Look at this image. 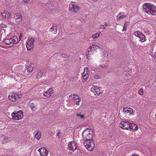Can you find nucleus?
Wrapping results in <instances>:
<instances>
[{
	"instance_id": "1",
	"label": "nucleus",
	"mask_w": 156,
	"mask_h": 156,
	"mask_svg": "<svg viewBox=\"0 0 156 156\" xmlns=\"http://www.w3.org/2000/svg\"><path fill=\"white\" fill-rule=\"evenodd\" d=\"M144 11L148 15H156V7L154 5L146 3L143 5Z\"/></svg>"
},
{
	"instance_id": "2",
	"label": "nucleus",
	"mask_w": 156,
	"mask_h": 156,
	"mask_svg": "<svg viewBox=\"0 0 156 156\" xmlns=\"http://www.w3.org/2000/svg\"><path fill=\"white\" fill-rule=\"evenodd\" d=\"M83 139L84 141L87 140H93L92 131L87 129H85L82 133Z\"/></svg>"
},
{
	"instance_id": "3",
	"label": "nucleus",
	"mask_w": 156,
	"mask_h": 156,
	"mask_svg": "<svg viewBox=\"0 0 156 156\" xmlns=\"http://www.w3.org/2000/svg\"><path fill=\"white\" fill-rule=\"evenodd\" d=\"M19 41L18 37L16 36H14L9 38L4 39L3 42L6 45H9L12 44H17Z\"/></svg>"
},
{
	"instance_id": "4",
	"label": "nucleus",
	"mask_w": 156,
	"mask_h": 156,
	"mask_svg": "<svg viewBox=\"0 0 156 156\" xmlns=\"http://www.w3.org/2000/svg\"><path fill=\"white\" fill-rule=\"evenodd\" d=\"M83 145L87 150L91 151L94 147V143L93 140H87L84 141Z\"/></svg>"
},
{
	"instance_id": "5",
	"label": "nucleus",
	"mask_w": 156,
	"mask_h": 156,
	"mask_svg": "<svg viewBox=\"0 0 156 156\" xmlns=\"http://www.w3.org/2000/svg\"><path fill=\"white\" fill-rule=\"evenodd\" d=\"M23 112L21 110L17 112H13L12 114V116L13 119L15 120H19L22 119L23 116Z\"/></svg>"
},
{
	"instance_id": "6",
	"label": "nucleus",
	"mask_w": 156,
	"mask_h": 156,
	"mask_svg": "<svg viewBox=\"0 0 156 156\" xmlns=\"http://www.w3.org/2000/svg\"><path fill=\"white\" fill-rule=\"evenodd\" d=\"M34 39L32 37H30L26 41V45L27 50L30 51L34 47Z\"/></svg>"
},
{
	"instance_id": "7",
	"label": "nucleus",
	"mask_w": 156,
	"mask_h": 156,
	"mask_svg": "<svg viewBox=\"0 0 156 156\" xmlns=\"http://www.w3.org/2000/svg\"><path fill=\"white\" fill-rule=\"evenodd\" d=\"M80 9V7L75 2H71L69 5V9L71 11L77 12Z\"/></svg>"
},
{
	"instance_id": "8",
	"label": "nucleus",
	"mask_w": 156,
	"mask_h": 156,
	"mask_svg": "<svg viewBox=\"0 0 156 156\" xmlns=\"http://www.w3.org/2000/svg\"><path fill=\"white\" fill-rule=\"evenodd\" d=\"M100 48L99 46L94 44L90 46L88 49L87 55H90L93 54V51H96L98 49H99Z\"/></svg>"
},
{
	"instance_id": "9",
	"label": "nucleus",
	"mask_w": 156,
	"mask_h": 156,
	"mask_svg": "<svg viewBox=\"0 0 156 156\" xmlns=\"http://www.w3.org/2000/svg\"><path fill=\"white\" fill-rule=\"evenodd\" d=\"M90 90L95 95L98 96L102 94L101 91V90L100 87H99L94 86L91 88Z\"/></svg>"
},
{
	"instance_id": "10",
	"label": "nucleus",
	"mask_w": 156,
	"mask_h": 156,
	"mask_svg": "<svg viewBox=\"0 0 156 156\" xmlns=\"http://www.w3.org/2000/svg\"><path fill=\"white\" fill-rule=\"evenodd\" d=\"M14 23H19L22 21V16L20 13H15L14 16Z\"/></svg>"
},
{
	"instance_id": "11",
	"label": "nucleus",
	"mask_w": 156,
	"mask_h": 156,
	"mask_svg": "<svg viewBox=\"0 0 156 156\" xmlns=\"http://www.w3.org/2000/svg\"><path fill=\"white\" fill-rule=\"evenodd\" d=\"M70 97L72 99L76 102V104L77 105H79V103L81 101V99L80 97L76 94H74L73 96L72 95L69 96V98Z\"/></svg>"
},
{
	"instance_id": "12",
	"label": "nucleus",
	"mask_w": 156,
	"mask_h": 156,
	"mask_svg": "<svg viewBox=\"0 0 156 156\" xmlns=\"http://www.w3.org/2000/svg\"><path fill=\"white\" fill-rule=\"evenodd\" d=\"M88 70V67H86L84 69V71L82 74V80L84 82L87 79L89 75L87 73V71Z\"/></svg>"
},
{
	"instance_id": "13",
	"label": "nucleus",
	"mask_w": 156,
	"mask_h": 156,
	"mask_svg": "<svg viewBox=\"0 0 156 156\" xmlns=\"http://www.w3.org/2000/svg\"><path fill=\"white\" fill-rule=\"evenodd\" d=\"M38 151L40 153L41 156H47L48 154V151L44 147H41L39 148Z\"/></svg>"
},
{
	"instance_id": "14",
	"label": "nucleus",
	"mask_w": 156,
	"mask_h": 156,
	"mask_svg": "<svg viewBox=\"0 0 156 156\" xmlns=\"http://www.w3.org/2000/svg\"><path fill=\"white\" fill-rule=\"evenodd\" d=\"M68 149L73 151H74L76 149V146L74 141L69 142L68 144Z\"/></svg>"
},
{
	"instance_id": "15",
	"label": "nucleus",
	"mask_w": 156,
	"mask_h": 156,
	"mask_svg": "<svg viewBox=\"0 0 156 156\" xmlns=\"http://www.w3.org/2000/svg\"><path fill=\"white\" fill-rule=\"evenodd\" d=\"M9 99L12 101H17L19 98V97L16 93H12L11 95L9 96Z\"/></svg>"
},
{
	"instance_id": "16",
	"label": "nucleus",
	"mask_w": 156,
	"mask_h": 156,
	"mask_svg": "<svg viewBox=\"0 0 156 156\" xmlns=\"http://www.w3.org/2000/svg\"><path fill=\"white\" fill-rule=\"evenodd\" d=\"M129 122L123 121L121 122L119 124V126L123 129L128 130Z\"/></svg>"
},
{
	"instance_id": "17",
	"label": "nucleus",
	"mask_w": 156,
	"mask_h": 156,
	"mask_svg": "<svg viewBox=\"0 0 156 156\" xmlns=\"http://www.w3.org/2000/svg\"><path fill=\"white\" fill-rule=\"evenodd\" d=\"M128 129L131 130L133 131H136L138 129L137 126L135 124L129 122Z\"/></svg>"
},
{
	"instance_id": "18",
	"label": "nucleus",
	"mask_w": 156,
	"mask_h": 156,
	"mask_svg": "<svg viewBox=\"0 0 156 156\" xmlns=\"http://www.w3.org/2000/svg\"><path fill=\"white\" fill-rule=\"evenodd\" d=\"M127 16L126 14H124L123 12H120L116 16V20L118 21H120L123 19Z\"/></svg>"
},
{
	"instance_id": "19",
	"label": "nucleus",
	"mask_w": 156,
	"mask_h": 156,
	"mask_svg": "<svg viewBox=\"0 0 156 156\" xmlns=\"http://www.w3.org/2000/svg\"><path fill=\"white\" fill-rule=\"evenodd\" d=\"M53 93V89L52 88H49L48 90L44 93V95L45 96L49 97L51 96V94Z\"/></svg>"
},
{
	"instance_id": "20",
	"label": "nucleus",
	"mask_w": 156,
	"mask_h": 156,
	"mask_svg": "<svg viewBox=\"0 0 156 156\" xmlns=\"http://www.w3.org/2000/svg\"><path fill=\"white\" fill-rule=\"evenodd\" d=\"M1 16L3 18L8 19L10 16V14L6 11L2 12L1 13Z\"/></svg>"
},
{
	"instance_id": "21",
	"label": "nucleus",
	"mask_w": 156,
	"mask_h": 156,
	"mask_svg": "<svg viewBox=\"0 0 156 156\" xmlns=\"http://www.w3.org/2000/svg\"><path fill=\"white\" fill-rule=\"evenodd\" d=\"M34 133L35 134V138L37 140H39L41 135V132L39 131H35Z\"/></svg>"
},
{
	"instance_id": "22",
	"label": "nucleus",
	"mask_w": 156,
	"mask_h": 156,
	"mask_svg": "<svg viewBox=\"0 0 156 156\" xmlns=\"http://www.w3.org/2000/svg\"><path fill=\"white\" fill-rule=\"evenodd\" d=\"M101 57L105 61H107L109 59L108 53L107 52H104L101 55Z\"/></svg>"
},
{
	"instance_id": "23",
	"label": "nucleus",
	"mask_w": 156,
	"mask_h": 156,
	"mask_svg": "<svg viewBox=\"0 0 156 156\" xmlns=\"http://www.w3.org/2000/svg\"><path fill=\"white\" fill-rule=\"evenodd\" d=\"M6 30L2 28H0V36L1 37L4 38L5 36Z\"/></svg>"
},
{
	"instance_id": "24",
	"label": "nucleus",
	"mask_w": 156,
	"mask_h": 156,
	"mask_svg": "<svg viewBox=\"0 0 156 156\" xmlns=\"http://www.w3.org/2000/svg\"><path fill=\"white\" fill-rule=\"evenodd\" d=\"M124 112H126L127 111L130 114H132L133 113V109L131 108H124L123 109Z\"/></svg>"
},
{
	"instance_id": "25",
	"label": "nucleus",
	"mask_w": 156,
	"mask_h": 156,
	"mask_svg": "<svg viewBox=\"0 0 156 156\" xmlns=\"http://www.w3.org/2000/svg\"><path fill=\"white\" fill-rule=\"evenodd\" d=\"M139 38L140 39V41L142 43L146 41L145 36L142 34L140 35V36L139 37Z\"/></svg>"
},
{
	"instance_id": "26",
	"label": "nucleus",
	"mask_w": 156,
	"mask_h": 156,
	"mask_svg": "<svg viewBox=\"0 0 156 156\" xmlns=\"http://www.w3.org/2000/svg\"><path fill=\"white\" fill-rule=\"evenodd\" d=\"M30 107L33 111H35L37 109V105L32 103L30 104Z\"/></svg>"
},
{
	"instance_id": "27",
	"label": "nucleus",
	"mask_w": 156,
	"mask_h": 156,
	"mask_svg": "<svg viewBox=\"0 0 156 156\" xmlns=\"http://www.w3.org/2000/svg\"><path fill=\"white\" fill-rule=\"evenodd\" d=\"M142 33L139 31H136L133 33V34L139 38L142 34Z\"/></svg>"
},
{
	"instance_id": "28",
	"label": "nucleus",
	"mask_w": 156,
	"mask_h": 156,
	"mask_svg": "<svg viewBox=\"0 0 156 156\" xmlns=\"http://www.w3.org/2000/svg\"><path fill=\"white\" fill-rule=\"evenodd\" d=\"M100 32H98L96 33L93 34L92 36V38L93 39H96L98 38L100 36Z\"/></svg>"
},
{
	"instance_id": "29",
	"label": "nucleus",
	"mask_w": 156,
	"mask_h": 156,
	"mask_svg": "<svg viewBox=\"0 0 156 156\" xmlns=\"http://www.w3.org/2000/svg\"><path fill=\"white\" fill-rule=\"evenodd\" d=\"M104 24L101 25L100 27V28L101 29H104L106 27L107 25V23L106 22H105L103 23Z\"/></svg>"
},
{
	"instance_id": "30",
	"label": "nucleus",
	"mask_w": 156,
	"mask_h": 156,
	"mask_svg": "<svg viewBox=\"0 0 156 156\" xmlns=\"http://www.w3.org/2000/svg\"><path fill=\"white\" fill-rule=\"evenodd\" d=\"M108 66V64L107 62H105V63H102L100 65V66L101 67L104 68H106Z\"/></svg>"
},
{
	"instance_id": "31",
	"label": "nucleus",
	"mask_w": 156,
	"mask_h": 156,
	"mask_svg": "<svg viewBox=\"0 0 156 156\" xmlns=\"http://www.w3.org/2000/svg\"><path fill=\"white\" fill-rule=\"evenodd\" d=\"M43 75V73L41 72H39L38 73L37 76V79H39Z\"/></svg>"
},
{
	"instance_id": "32",
	"label": "nucleus",
	"mask_w": 156,
	"mask_h": 156,
	"mask_svg": "<svg viewBox=\"0 0 156 156\" xmlns=\"http://www.w3.org/2000/svg\"><path fill=\"white\" fill-rule=\"evenodd\" d=\"M76 115L81 119H83L84 118L85 116L83 115H81L80 114L77 113L76 114Z\"/></svg>"
},
{
	"instance_id": "33",
	"label": "nucleus",
	"mask_w": 156,
	"mask_h": 156,
	"mask_svg": "<svg viewBox=\"0 0 156 156\" xmlns=\"http://www.w3.org/2000/svg\"><path fill=\"white\" fill-rule=\"evenodd\" d=\"M94 78L95 80L100 79L101 78V76L98 74H96L94 76Z\"/></svg>"
},
{
	"instance_id": "34",
	"label": "nucleus",
	"mask_w": 156,
	"mask_h": 156,
	"mask_svg": "<svg viewBox=\"0 0 156 156\" xmlns=\"http://www.w3.org/2000/svg\"><path fill=\"white\" fill-rule=\"evenodd\" d=\"M33 67L31 66H30L27 69V72L29 73L31 72L33 70Z\"/></svg>"
},
{
	"instance_id": "35",
	"label": "nucleus",
	"mask_w": 156,
	"mask_h": 156,
	"mask_svg": "<svg viewBox=\"0 0 156 156\" xmlns=\"http://www.w3.org/2000/svg\"><path fill=\"white\" fill-rule=\"evenodd\" d=\"M143 90L142 89H140L138 91V94L140 95H143Z\"/></svg>"
},
{
	"instance_id": "36",
	"label": "nucleus",
	"mask_w": 156,
	"mask_h": 156,
	"mask_svg": "<svg viewBox=\"0 0 156 156\" xmlns=\"http://www.w3.org/2000/svg\"><path fill=\"white\" fill-rule=\"evenodd\" d=\"M127 26V24L126 23H125L123 26V29L122 30L123 31H126V27Z\"/></svg>"
},
{
	"instance_id": "37",
	"label": "nucleus",
	"mask_w": 156,
	"mask_h": 156,
	"mask_svg": "<svg viewBox=\"0 0 156 156\" xmlns=\"http://www.w3.org/2000/svg\"><path fill=\"white\" fill-rule=\"evenodd\" d=\"M30 0H23V2L25 3L30 1Z\"/></svg>"
},
{
	"instance_id": "38",
	"label": "nucleus",
	"mask_w": 156,
	"mask_h": 156,
	"mask_svg": "<svg viewBox=\"0 0 156 156\" xmlns=\"http://www.w3.org/2000/svg\"><path fill=\"white\" fill-rule=\"evenodd\" d=\"M5 36H8V35L9 34V33L8 32L7 30H6V32H5Z\"/></svg>"
},
{
	"instance_id": "39",
	"label": "nucleus",
	"mask_w": 156,
	"mask_h": 156,
	"mask_svg": "<svg viewBox=\"0 0 156 156\" xmlns=\"http://www.w3.org/2000/svg\"><path fill=\"white\" fill-rule=\"evenodd\" d=\"M55 31H54V34H56V33H57V27H55Z\"/></svg>"
},
{
	"instance_id": "40",
	"label": "nucleus",
	"mask_w": 156,
	"mask_h": 156,
	"mask_svg": "<svg viewBox=\"0 0 156 156\" xmlns=\"http://www.w3.org/2000/svg\"><path fill=\"white\" fill-rule=\"evenodd\" d=\"M54 28V27H52L49 30V31L51 32L53 31V30H53V29Z\"/></svg>"
},
{
	"instance_id": "41",
	"label": "nucleus",
	"mask_w": 156,
	"mask_h": 156,
	"mask_svg": "<svg viewBox=\"0 0 156 156\" xmlns=\"http://www.w3.org/2000/svg\"><path fill=\"white\" fill-rule=\"evenodd\" d=\"M130 156H138V155L137 154H132Z\"/></svg>"
},
{
	"instance_id": "42",
	"label": "nucleus",
	"mask_w": 156,
	"mask_h": 156,
	"mask_svg": "<svg viewBox=\"0 0 156 156\" xmlns=\"http://www.w3.org/2000/svg\"><path fill=\"white\" fill-rule=\"evenodd\" d=\"M59 132L58 133H57V136H58V137H59Z\"/></svg>"
},
{
	"instance_id": "43",
	"label": "nucleus",
	"mask_w": 156,
	"mask_h": 156,
	"mask_svg": "<svg viewBox=\"0 0 156 156\" xmlns=\"http://www.w3.org/2000/svg\"><path fill=\"white\" fill-rule=\"evenodd\" d=\"M154 57L156 58V52H155L154 54Z\"/></svg>"
},
{
	"instance_id": "44",
	"label": "nucleus",
	"mask_w": 156,
	"mask_h": 156,
	"mask_svg": "<svg viewBox=\"0 0 156 156\" xmlns=\"http://www.w3.org/2000/svg\"><path fill=\"white\" fill-rule=\"evenodd\" d=\"M94 2H96L98 0H93Z\"/></svg>"
},
{
	"instance_id": "45",
	"label": "nucleus",
	"mask_w": 156,
	"mask_h": 156,
	"mask_svg": "<svg viewBox=\"0 0 156 156\" xmlns=\"http://www.w3.org/2000/svg\"><path fill=\"white\" fill-rule=\"evenodd\" d=\"M21 37V35H20V37H19V38H20V37Z\"/></svg>"
}]
</instances>
